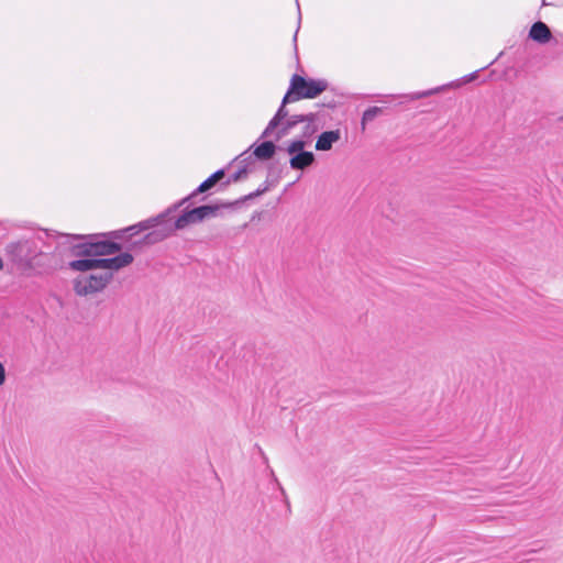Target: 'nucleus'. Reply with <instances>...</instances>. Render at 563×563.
Masks as SVG:
<instances>
[{"mask_svg":"<svg viewBox=\"0 0 563 563\" xmlns=\"http://www.w3.org/2000/svg\"><path fill=\"white\" fill-rule=\"evenodd\" d=\"M113 278L112 272L91 273L74 280V290L79 296H88L103 290Z\"/></svg>","mask_w":563,"mask_h":563,"instance_id":"7ed1b4c3","label":"nucleus"},{"mask_svg":"<svg viewBox=\"0 0 563 563\" xmlns=\"http://www.w3.org/2000/svg\"><path fill=\"white\" fill-rule=\"evenodd\" d=\"M529 37L537 43L545 44L552 38V33L544 22L537 21L530 27Z\"/></svg>","mask_w":563,"mask_h":563,"instance_id":"9b49d317","label":"nucleus"},{"mask_svg":"<svg viewBox=\"0 0 563 563\" xmlns=\"http://www.w3.org/2000/svg\"><path fill=\"white\" fill-rule=\"evenodd\" d=\"M74 240H87L81 243L74 244L71 247L73 255L77 257L104 256L117 254L122 250V245L114 241L97 240V235H68Z\"/></svg>","mask_w":563,"mask_h":563,"instance_id":"f03ea898","label":"nucleus"},{"mask_svg":"<svg viewBox=\"0 0 563 563\" xmlns=\"http://www.w3.org/2000/svg\"><path fill=\"white\" fill-rule=\"evenodd\" d=\"M32 244L33 242L30 240L10 242L5 246V252L14 262H26L32 260L34 256L32 253Z\"/></svg>","mask_w":563,"mask_h":563,"instance_id":"6e6552de","label":"nucleus"},{"mask_svg":"<svg viewBox=\"0 0 563 563\" xmlns=\"http://www.w3.org/2000/svg\"><path fill=\"white\" fill-rule=\"evenodd\" d=\"M325 79L306 78L298 74L291 77V88L297 89V98L313 99L328 89Z\"/></svg>","mask_w":563,"mask_h":563,"instance_id":"39448f33","label":"nucleus"},{"mask_svg":"<svg viewBox=\"0 0 563 563\" xmlns=\"http://www.w3.org/2000/svg\"><path fill=\"white\" fill-rule=\"evenodd\" d=\"M239 157L242 158L241 162L246 165V164H250L253 162L254 155H253V153L250 154L249 151H245Z\"/></svg>","mask_w":563,"mask_h":563,"instance_id":"6ab92c4d","label":"nucleus"},{"mask_svg":"<svg viewBox=\"0 0 563 563\" xmlns=\"http://www.w3.org/2000/svg\"><path fill=\"white\" fill-rule=\"evenodd\" d=\"M68 267L74 272H95L100 269V258H95L93 256L78 258L69 262Z\"/></svg>","mask_w":563,"mask_h":563,"instance_id":"f8f14e48","label":"nucleus"},{"mask_svg":"<svg viewBox=\"0 0 563 563\" xmlns=\"http://www.w3.org/2000/svg\"><path fill=\"white\" fill-rule=\"evenodd\" d=\"M476 76H477V73L474 71L473 74H471L470 76L466 77V81H471V80L475 79Z\"/></svg>","mask_w":563,"mask_h":563,"instance_id":"b1692460","label":"nucleus"},{"mask_svg":"<svg viewBox=\"0 0 563 563\" xmlns=\"http://www.w3.org/2000/svg\"><path fill=\"white\" fill-rule=\"evenodd\" d=\"M256 197H258V195H254V191H253V192L244 196L243 198H241V201H246V200H250V199H254Z\"/></svg>","mask_w":563,"mask_h":563,"instance_id":"5701e85b","label":"nucleus"},{"mask_svg":"<svg viewBox=\"0 0 563 563\" xmlns=\"http://www.w3.org/2000/svg\"><path fill=\"white\" fill-rule=\"evenodd\" d=\"M307 142L303 139H296L290 141L285 151L290 155L289 165L294 170H305L312 166L316 162V156L312 152L306 151Z\"/></svg>","mask_w":563,"mask_h":563,"instance_id":"20e7f679","label":"nucleus"},{"mask_svg":"<svg viewBox=\"0 0 563 563\" xmlns=\"http://www.w3.org/2000/svg\"><path fill=\"white\" fill-rule=\"evenodd\" d=\"M247 174V167L246 166H243L241 168H239L234 174H232L228 180L224 183V185H229L231 183H236V181H240L241 179H243Z\"/></svg>","mask_w":563,"mask_h":563,"instance_id":"f3484780","label":"nucleus"},{"mask_svg":"<svg viewBox=\"0 0 563 563\" xmlns=\"http://www.w3.org/2000/svg\"><path fill=\"white\" fill-rule=\"evenodd\" d=\"M382 112V108L378 107H369L367 108L362 115V123L365 124L366 122L373 121L379 113Z\"/></svg>","mask_w":563,"mask_h":563,"instance_id":"dca6fc26","label":"nucleus"},{"mask_svg":"<svg viewBox=\"0 0 563 563\" xmlns=\"http://www.w3.org/2000/svg\"><path fill=\"white\" fill-rule=\"evenodd\" d=\"M313 113H307V114H292L286 118L282 119L280 123L275 128V131H273L272 135H274V139L276 142L280 141L285 136H287L290 131L297 126L299 123H303L305 120H312Z\"/></svg>","mask_w":563,"mask_h":563,"instance_id":"0eeeda50","label":"nucleus"},{"mask_svg":"<svg viewBox=\"0 0 563 563\" xmlns=\"http://www.w3.org/2000/svg\"><path fill=\"white\" fill-rule=\"evenodd\" d=\"M316 120H317L316 113H313V119L311 121L305 120L303 123H306V125L303 128L302 136L300 139H303L307 142V139L311 137L318 131Z\"/></svg>","mask_w":563,"mask_h":563,"instance_id":"2eb2a0df","label":"nucleus"},{"mask_svg":"<svg viewBox=\"0 0 563 563\" xmlns=\"http://www.w3.org/2000/svg\"><path fill=\"white\" fill-rule=\"evenodd\" d=\"M133 255L129 252L120 253L113 257L100 258V269L107 272L119 271L133 262Z\"/></svg>","mask_w":563,"mask_h":563,"instance_id":"1a4fd4ad","label":"nucleus"},{"mask_svg":"<svg viewBox=\"0 0 563 563\" xmlns=\"http://www.w3.org/2000/svg\"><path fill=\"white\" fill-rule=\"evenodd\" d=\"M5 380V369L3 364L0 362V385H2Z\"/></svg>","mask_w":563,"mask_h":563,"instance_id":"412c9836","label":"nucleus"},{"mask_svg":"<svg viewBox=\"0 0 563 563\" xmlns=\"http://www.w3.org/2000/svg\"><path fill=\"white\" fill-rule=\"evenodd\" d=\"M252 147H254L253 155L258 161H268L274 157L277 150H283L271 140H265L258 145L253 144Z\"/></svg>","mask_w":563,"mask_h":563,"instance_id":"9d476101","label":"nucleus"},{"mask_svg":"<svg viewBox=\"0 0 563 563\" xmlns=\"http://www.w3.org/2000/svg\"><path fill=\"white\" fill-rule=\"evenodd\" d=\"M267 189H268V188H267V186H266V185H264L263 187L257 188V189L254 191V195H258V196H261V195L265 194V192L267 191Z\"/></svg>","mask_w":563,"mask_h":563,"instance_id":"4be33fe9","label":"nucleus"},{"mask_svg":"<svg viewBox=\"0 0 563 563\" xmlns=\"http://www.w3.org/2000/svg\"><path fill=\"white\" fill-rule=\"evenodd\" d=\"M341 139V133L339 130H331L322 132L316 142L317 151H330L334 143H336Z\"/></svg>","mask_w":563,"mask_h":563,"instance_id":"ddd939ff","label":"nucleus"},{"mask_svg":"<svg viewBox=\"0 0 563 563\" xmlns=\"http://www.w3.org/2000/svg\"><path fill=\"white\" fill-rule=\"evenodd\" d=\"M223 177H224V169H218L217 172L211 174L206 180H203L190 195L196 197L199 194L210 190Z\"/></svg>","mask_w":563,"mask_h":563,"instance_id":"4468645a","label":"nucleus"},{"mask_svg":"<svg viewBox=\"0 0 563 563\" xmlns=\"http://www.w3.org/2000/svg\"><path fill=\"white\" fill-rule=\"evenodd\" d=\"M301 98H297V89L291 88V84L289 85V88L287 92L285 93L282 103L279 108L277 109L274 117L269 120L267 126L264 129V131L261 134V139H268L272 136L273 131H275V128L280 123L282 119H286L288 117V110L286 106L290 102L300 100Z\"/></svg>","mask_w":563,"mask_h":563,"instance_id":"423d86ee","label":"nucleus"},{"mask_svg":"<svg viewBox=\"0 0 563 563\" xmlns=\"http://www.w3.org/2000/svg\"><path fill=\"white\" fill-rule=\"evenodd\" d=\"M296 2H297V7H298V26H297V30H296V32L294 34L292 42H294L295 53H296V55H298L297 35H298V32H299V29H300V23H301V11H300V7H299L298 0H296Z\"/></svg>","mask_w":563,"mask_h":563,"instance_id":"a211bd4d","label":"nucleus"},{"mask_svg":"<svg viewBox=\"0 0 563 563\" xmlns=\"http://www.w3.org/2000/svg\"><path fill=\"white\" fill-rule=\"evenodd\" d=\"M195 196H187L178 202L169 206L166 210L155 217H151L136 224L130 225L123 230L113 231L111 234L115 239H123L125 233L130 236L135 235L142 231L151 230L146 233L141 241L134 244L153 245L159 243L172 236L177 230H183L191 224H197L203 220L216 217L221 207H230L231 203L225 205H202L192 209H185L174 221L170 216L176 212L184 203L191 200Z\"/></svg>","mask_w":563,"mask_h":563,"instance_id":"f257e3e1","label":"nucleus"},{"mask_svg":"<svg viewBox=\"0 0 563 563\" xmlns=\"http://www.w3.org/2000/svg\"><path fill=\"white\" fill-rule=\"evenodd\" d=\"M438 90L439 89L428 90V91H423V92H418V93L412 95L411 99H420V98L430 96V95L437 92Z\"/></svg>","mask_w":563,"mask_h":563,"instance_id":"aec40b11","label":"nucleus"}]
</instances>
